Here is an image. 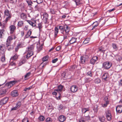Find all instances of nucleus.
Instances as JSON below:
<instances>
[{
	"label": "nucleus",
	"instance_id": "1",
	"mask_svg": "<svg viewBox=\"0 0 122 122\" xmlns=\"http://www.w3.org/2000/svg\"><path fill=\"white\" fill-rule=\"evenodd\" d=\"M16 38L15 34H12L8 37L6 42V45L8 50L11 49V44L13 40L15 39Z\"/></svg>",
	"mask_w": 122,
	"mask_h": 122
},
{
	"label": "nucleus",
	"instance_id": "2",
	"mask_svg": "<svg viewBox=\"0 0 122 122\" xmlns=\"http://www.w3.org/2000/svg\"><path fill=\"white\" fill-rule=\"evenodd\" d=\"M4 13L5 16L6 17V18L4 22H5V23H6L7 21L10 20L11 18V13H9V10L7 9L5 10Z\"/></svg>",
	"mask_w": 122,
	"mask_h": 122
},
{
	"label": "nucleus",
	"instance_id": "3",
	"mask_svg": "<svg viewBox=\"0 0 122 122\" xmlns=\"http://www.w3.org/2000/svg\"><path fill=\"white\" fill-rule=\"evenodd\" d=\"M112 64L111 62L106 61L104 62L103 64V67L106 69L109 68L112 66Z\"/></svg>",
	"mask_w": 122,
	"mask_h": 122
},
{
	"label": "nucleus",
	"instance_id": "4",
	"mask_svg": "<svg viewBox=\"0 0 122 122\" xmlns=\"http://www.w3.org/2000/svg\"><path fill=\"white\" fill-rule=\"evenodd\" d=\"M106 117L107 120L109 121H110L112 119V116L111 112L109 110H107L106 111Z\"/></svg>",
	"mask_w": 122,
	"mask_h": 122
},
{
	"label": "nucleus",
	"instance_id": "5",
	"mask_svg": "<svg viewBox=\"0 0 122 122\" xmlns=\"http://www.w3.org/2000/svg\"><path fill=\"white\" fill-rule=\"evenodd\" d=\"M10 31V33L11 34H13L15 31L16 27L14 25H12L9 27Z\"/></svg>",
	"mask_w": 122,
	"mask_h": 122
},
{
	"label": "nucleus",
	"instance_id": "6",
	"mask_svg": "<svg viewBox=\"0 0 122 122\" xmlns=\"http://www.w3.org/2000/svg\"><path fill=\"white\" fill-rule=\"evenodd\" d=\"M71 91L73 93L76 92L78 90V87L76 85H73L71 86L70 88Z\"/></svg>",
	"mask_w": 122,
	"mask_h": 122
},
{
	"label": "nucleus",
	"instance_id": "7",
	"mask_svg": "<svg viewBox=\"0 0 122 122\" xmlns=\"http://www.w3.org/2000/svg\"><path fill=\"white\" fill-rule=\"evenodd\" d=\"M5 46L2 45L0 46V55H3L5 54Z\"/></svg>",
	"mask_w": 122,
	"mask_h": 122
},
{
	"label": "nucleus",
	"instance_id": "8",
	"mask_svg": "<svg viewBox=\"0 0 122 122\" xmlns=\"http://www.w3.org/2000/svg\"><path fill=\"white\" fill-rule=\"evenodd\" d=\"M88 56L85 55H83L81 57L80 61V64H84L85 63Z\"/></svg>",
	"mask_w": 122,
	"mask_h": 122
},
{
	"label": "nucleus",
	"instance_id": "9",
	"mask_svg": "<svg viewBox=\"0 0 122 122\" xmlns=\"http://www.w3.org/2000/svg\"><path fill=\"white\" fill-rule=\"evenodd\" d=\"M17 82L16 81H12L8 82L7 84H6V85L8 86V88H10Z\"/></svg>",
	"mask_w": 122,
	"mask_h": 122
},
{
	"label": "nucleus",
	"instance_id": "10",
	"mask_svg": "<svg viewBox=\"0 0 122 122\" xmlns=\"http://www.w3.org/2000/svg\"><path fill=\"white\" fill-rule=\"evenodd\" d=\"M98 57L96 56H93L90 60V63L94 65L96 62V61L98 60Z\"/></svg>",
	"mask_w": 122,
	"mask_h": 122
},
{
	"label": "nucleus",
	"instance_id": "11",
	"mask_svg": "<svg viewBox=\"0 0 122 122\" xmlns=\"http://www.w3.org/2000/svg\"><path fill=\"white\" fill-rule=\"evenodd\" d=\"M43 20L44 22L46 23L47 21L48 17L49 16L46 13H44L43 14Z\"/></svg>",
	"mask_w": 122,
	"mask_h": 122
},
{
	"label": "nucleus",
	"instance_id": "12",
	"mask_svg": "<svg viewBox=\"0 0 122 122\" xmlns=\"http://www.w3.org/2000/svg\"><path fill=\"white\" fill-rule=\"evenodd\" d=\"M109 77V75L107 73H105L102 76V79L105 81H107Z\"/></svg>",
	"mask_w": 122,
	"mask_h": 122
},
{
	"label": "nucleus",
	"instance_id": "13",
	"mask_svg": "<svg viewBox=\"0 0 122 122\" xmlns=\"http://www.w3.org/2000/svg\"><path fill=\"white\" fill-rule=\"evenodd\" d=\"M115 59L117 61L120 62L122 60V56L121 55H117L115 56Z\"/></svg>",
	"mask_w": 122,
	"mask_h": 122
},
{
	"label": "nucleus",
	"instance_id": "14",
	"mask_svg": "<svg viewBox=\"0 0 122 122\" xmlns=\"http://www.w3.org/2000/svg\"><path fill=\"white\" fill-rule=\"evenodd\" d=\"M116 110L117 112L121 113L122 112V106H118L116 108Z\"/></svg>",
	"mask_w": 122,
	"mask_h": 122
},
{
	"label": "nucleus",
	"instance_id": "15",
	"mask_svg": "<svg viewBox=\"0 0 122 122\" xmlns=\"http://www.w3.org/2000/svg\"><path fill=\"white\" fill-rule=\"evenodd\" d=\"M64 27V34H68L70 30L69 27L66 25H65Z\"/></svg>",
	"mask_w": 122,
	"mask_h": 122
},
{
	"label": "nucleus",
	"instance_id": "16",
	"mask_svg": "<svg viewBox=\"0 0 122 122\" xmlns=\"http://www.w3.org/2000/svg\"><path fill=\"white\" fill-rule=\"evenodd\" d=\"M59 121L61 122H63L66 119V117L65 116L62 115L60 116L58 118Z\"/></svg>",
	"mask_w": 122,
	"mask_h": 122
},
{
	"label": "nucleus",
	"instance_id": "17",
	"mask_svg": "<svg viewBox=\"0 0 122 122\" xmlns=\"http://www.w3.org/2000/svg\"><path fill=\"white\" fill-rule=\"evenodd\" d=\"M99 23L97 21L94 22L92 24V28L91 29L92 30H93L96 28L99 25Z\"/></svg>",
	"mask_w": 122,
	"mask_h": 122
},
{
	"label": "nucleus",
	"instance_id": "18",
	"mask_svg": "<svg viewBox=\"0 0 122 122\" xmlns=\"http://www.w3.org/2000/svg\"><path fill=\"white\" fill-rule=\"evenodd\" d=\"M18 92L17 90H14L12 92L11 95L13 97H16L18 95Z\"/></svg>",
	"mask_w": 122,
	"mask_h": 122
},
{
	"label": "nucleus",
	"instance_id": "19",
	"mask_svg": "<svg viewBox=\"0 0 122 122\" xmlns=\"http://www.w3.org/2000/svg\"><path fill=\"white\" fill-rule=\"evenodd\" d=\"M8 100V98L7 97H5L2 99L0 101L1 104H2L3 105L5 104L7 102Z\"/></svg>",
	"mask_w": 122,
	"mask_h": 122
},
{
	"label": "nucleus",
	"instance_id": "20",
	"mask_svg": "<svg viewBox=\"0 0 122 122\" xmlns=\"http://www.w3.org/2000/svg\"><path fill=\"white\" fill-rule=\"evenodd\" d=\"M28 53L26 56V58L28 59L29 57L32 56L33 54V51H27Z\"/></svg>",
	"mask_w": 122,
	"mask_h": 122
},
{
	"label": "nucleus",
	"instance_id": "21",
	"mask_svg": "<svg viewBox=\"0 0 122 122\" xmlns=\"http://www.w3.org/2000/svg\"><path fill=\"white\" fill-rule=\"evenodd\" d=\"M22 46L21 43H18L15 48V51L16 52H17L19 49Z\"/></svg>",
	"mask_w": 122,
	"mask_h": 122
},
{
	"label": "nucleus",
	"instance_id": "22",
	"mask_svg": "<svg viewBox=\"0 0 122 122\" xmlns=\"http://www.w3.org/2000/svg\"><path fill=\"white\" fill-rule=\"evenodd\" d=\"M49 56H46L44 57L42 59L43 62L41 63V64L40 65V66H41L42 64L43 63V62L45 61H46L48 60L49 58Z\"/></svg>",
	"mask_w": 122,
	"mask_h": 122
},
{
	"label": "nucleus",
	"instance_id": "23",
	"mask_svg": "<svg viewBox=\"0 0 122 122\" xmlns=\"http://www.w3.org/2000/svg\"><path fill=\"white\" fill-rule=\"evenodd\" d=\"M24 24V21L20 20L18 22L17 25L19 27H21L23 26Z\"/></svg>",
	"mask_w": 122,
	"mask_h": 122
},
{
	"label": "nucleus",
	"instance_id": "24",
	"mask_svg": "<svg viewBox=\"0 0 122 122\" xmlns=\"http://www.w3.org/2000/svg\"><path fill=\"white\" fill-rule=\"evenodd\" d=\"M77 38L75 37L72 38L70 41L69 42L71 44H72L76 42Z\"/></svg>",
	"mask_w": 122,
	"mask_h": 122
},
{
	"label": "nucleus",
	"instance_id": "25",
	"mask_svg": "<svg viewBox=\"0 0 122 122\" xmlns=\"http://www.w3.org/2000/svg\"><path fill=\"white\" fill-rule=\"evenodd\" d=\"M59 30H60L61 31V32L63 34H64V26H60L59 27Z\"/></svg>",
	"mask_w": 122,
	"mask_h": 122
},
{
	"label": "nucleus",
	"instance_id": "26",
	"mask_svg": "<svg viewBox=\"0 0 122 122\" xmlns=\"http://www.w3.org/2000/svg\"><path fill=\"white\" fill-rule=\"evenodd\" d=\"M115 69L117 72L120 71L122 69L121 66L120 65L117 66L116 67Z\"/></svg>",
	"mask_w": 122,
	"mask_h": 122
},
{
	"label": "nucleus",
	"instance_id": "27",
	"mask_svg": "<svg viewBox=\"0 0 122 122\" xmlns=\"http://www.w3.org/2000/svg\"><path fill=\"white\" fill-rule=\"evenodd\" d=\"M112 47L115 51H116L118 49V47L116 44L113 43L112 44Z\"/></svg>",
	"mask_w": 122,
	"mask_h": 122
},
{
	"label": "nucleus",
	"instance_id": "28",
	"mask_svg": "<svg viewBox=\"0 0 122 122\" xmlns=\"http://www.w3.org/2000/svg\"><path fill=\"white\" fill-rule=\"evenodd\" d=\"M89 108H83L82 109V112L83 113H85L86 112L89 111Z\"/></svg>",
	"mask_w": 122,
	"mask_h": 122
},
{
	"label": "nucleus",
	"instance_id": "29",
	"mask_svg": "<svg viewBox=\"0 0 122 122\" xmlns=\"http://www.w3.org/2000/svg\"><path fill=\"white\" fill-rule=\"evenodd\" d=\"M18 58V56L17 55V54H15L13 56H12L11 57L10 60H15Z\"/></svg>",
	"mask_w": 122,
	"mask_h": 122
},
{
	"label": "nucleus",
	"instance_id": "30",
	"mask_svg": "<svg viewBox=\"0 0 122 122\" xmlns=\"http://www.w3.org/2000/svg\"><path fill=\"white\" fill-rule=\"evenodd\" d=\"M31 74V73L30 72H29L27 73L26 74L24 78L26 80L28 78H28L30 75Z\"/></svg>",
	"mask_w": 122,
	"mask_h": 122
},
{
	"label": "nucleus",
	"instance_id": "31",
	"mask_svg": "<svg viewBox=\"0 0 122 122\" xmlns=\"http://www.w3.org/2000/svg\"><path fill=\"white\" fill-rule=\"evenodd\" d=\"M34 49V46L33 45L30 46L28 47V50L27 51H33V50Z\"/></svg>",
	"mask_w": 122,
	"mask_h": 122
},
{
	"label": "nucleus",
	"instance_id": "32",
	"mask_svg": "<svg viewBox=\"0 0 122 122\" xmlns=\"http://www.w3.org/2000/svg\"><path fill=\"white\" fill-rule=\"evenodd\" d=\"M7 90L6 89H4L0 92V95L2 96H4Z\"/></svg>",
	"mask_w": 122,
	"mask_h": 122
},
{
	"label": "nucleus",
	"instance_id": "33",
	"mask_svg": "<svg viewBox=\"0 0 122 122\" xmlns=\"http://www.w3.org/2000/svg\"><path fill=\"white\" fill-rule=\"evenodd\" d=\"M27 22L32 27H35L36 26V25L34 23L30 20H27Z\"/></svg>",
	"mask_w": 122,
	"mask_h": 122
},
{
	"label": "nucleus",
	"instance_id": "34",
	"mask_svg": "<svg viewBox=\"0 0 122 122\" xmlns=\"http://www.w3.org/2000/svg\"><path fill=\"white\" fill-rule=\"evenodd\" d=\"M92 79L90 77L86 78L85 79V81L86 83H88L91 81Z\"/></svg>",
	"mask_w": 122,
	"mask_h": 122
},
{
	"label": "nucleus",
	"instance_id": "35",
	"mask_svg": "<svg viewBox=\"0 0 122 122\" xmlns=\"http://www.w3.org/2000/svg\"><path fill=\"white\" fill-rule=\"evenodd\" d=\"M1 56V60L2 62H4L5 60V54L3 55H0Z\"/></svg>",
	"mask_w": 122,
	"mask_h": 122
},
{
	"label": "nucleus",
	"instance_id": "36",
	"mask_svg": "<svg viewBox=\"0 0 122 122\" xmlns=\"http://www.w3.org/2000/svg\"><path fill=\"white\" fill-rule=\"evenodd\" d=\"M109 103V101L108 100H106L105 103L104 104H102V106L103 107H106L108 104Z\"/></svg>",
	"mask_w": 122,
	"mask_h": 122
},
{
	"label": "nucleus",
	"instance_id": "37",
	"mask_svg": "<svg viewBox=\"0 0 122 122\" xmlns=\"http://www.w3.org/2000/svg\"><path fill=\"white\" fill-rule=\"evenodd\" d=\"M58 32V29L57 27H56L55 28V37L57 36Z\"/></svg>",
	"mask_w": 122,
	"mask_h": 122
},
{
	"label": "nucleus",
	"instance_id": "38",
	"mask_svg": "<svg viewBox=\"0 0 122 122\" xmlns=\"http://www.w3.org/2000/svg\"><path fill=\"white\" fill-rule=\"evenodd\" d=\"M86 75L87 76H89L90 77H92L93 75L92 71H88L86 73Z\"/></svg>",
	"mask_w": 122,
	"mask_h": 122
},
{
	"label": "nucleus",
	"instance_id": "39",
	"mask_svg": "<svg viewBox=\"0 0 122 122\" xmlns=\"http://www.w3.org/2000/svg\"><path fill=\"white\" fill-rule=\"evenodd\" d=\"M38 120L40 121H43L45 119V117L42 116L41 115L38 118Z\"/></svg>",
	"mask_w": 122,
	"mask_h": 122
},
{
	"label": "nucleus",
	"instance_id": "40",
	"mask_svg": "<svg viewBox=\"0 0 122 122\" xmlns=\"http://www.w3.org/2000/svg\"><path fill=\"white\" fill-rule=\"evenodd\" d=\"M20 16L21 18L23 19H25L26 17V15L24 13H22L21 14Z\"/></svg>",
	"mask_w": 122,
	"mask_h": 122
},
{
	"label": "nucleus",
	"instance_id": "41",
	"mask_svg": "<svg viewBox=\"0 0 122 122\" xmlns=\"http://www.w3.org/2000/svg\"><path fill=\"white\" fill-rule=\"evenodd\" d=\"M42 23H39L38 25V27H37L39 28L40 31L41 30V29L42 28Z\"/></svg>",
	"mask_w": 122,
	"mask_h": 122
},
{
	"label": "nucleus",
	"instance_id": "42",
	"mask_svg": "<svg viewBox=\"0 0 122 122\" xmlns=\"http://www.w3.org/2000/svg\"><path fill=\"white\" fill-rule=\"evenodd\" d=\"M100 121L102 122H103L105 120V118L103 116H100L98 117Z\"/></svg>",
	"mask_w": 122,
	"mask_h": 122
},
{
	"label": "nucleus",
	"instance_id": "43",
	"mask_svg": "<svg viewBox=\"0 0 122 122\" xmlns=\"http://www.w3.org/2000/svg\"><path fill=\"white\" fill-rule=\"evenodd\" d=\"M90 41V39L88 38H86L84 41H83V43L84 44H87L89 43V41Z\"/></svg>",
	"mask_w": 122,
	"mask_h": 122
},
{
	"label": "nucleus",
	"instance_id": "44",
	"mask_svg": "<svg viewBox=\"0 0 122 122\" xmlns=\"http://www.w3.org/2000/svg\"><path fill=\"white\" fill-rule=\"evenodd\" d=\"M21 103L20 102H19L16 104V106L18 109L21 106Z\"/></svg>",
	"mask_w": 122,
	"mask_h": 122
},
{
	"label": "nucleus",
	"instance_id": "45",
	"mask_svg": "<svg viewBox=\"0 0 122 122\" xmlns=\"http://www.w3.org/2000/svg\"><path fill=\"white\" fill-rule=\"evenodd\" d=\"M100 82L101 80L99 78H97L94 80V82L96 83H100Z\"/></svg>",
	"mask_w": 122,
	"mask_h": 122
},
{
	"label": "nucleus",
	"instance_id": "46",
	"mask_svg": "<svg viewBox=\"0 0 122 122\" xmlns=\"http://www.w3.org/2000/svg\"><path fill=\"white\" fill-rule=\"evenodd\" d=\"M76 5H79L81 4L80 0H74Z\"/></svg>",
	"mask_w": 122,
	"mask_h": 122
},
{
	"label": "nucleus",
	"instance_id": "47",
	"mask_svg": "<svg viewBox=\"0 0 122 122\" xmlns=\"http://www.w3.org/2000/svg\"><path fill=\"white\" fill-rule=\"evenodd\" d=\"M25 61L24 60L20 61L18 64V66H20L22 64H24L25 63Z\"/></svg>",
	"mask_w": 122,
	"mask_h": 122
},
{
	"label": "nucleus",
	"instance_id": "48",
	"mask_svg": "<svg viewBox=\"0 0 122 122\" xmlns=\"http://www.w3.org/2000/svg\"><path fill=\"white\" fill-rule=\"evenodd\" d=\"M46 64H44L43 63L42 64L41 66H39V67L41 69H43L45 67V66L46 65Z\"/></svg>",
	"mask_w": 122,
	"mask_h": 122
},
{
	"label": "nucleus",
	"instance_id": "49",
	"mask_svg": "<svg viewBox=\"0 0 122 122\" xmlns=\"http://www.w3.org/2000/svg\"><path fill=\"white\" fill-rule=\"evenodd\" d=\"M22 122H29V121L27 118L25 117L22 120Z\"/></svg>",
	"mask_w": 122,
	"mask_h": 122
},
{
	"label": "nucleus",
	"instance_id": "50",
	"mask_svg": "<svg viewBox=\"0 0 122 122\" xmlns=\"http://www.w3.org/2000/svg\"><path fill=\"white\" fill-rule=\"evenodd\" d=\"M52 121L51 119L49 117H48L46 120V122H51Z\"/></svg>",
	"mask_w": 122,
	"mask_h": 122
},
{
	"label": "nucleus",
	"instance_id": "51",
	"mask_svg": "<svg viewBox=\"0 0 122 122\" xmlns=\"http://www.w3.org/2000/svg\"><path fill=\"white\" fill-rule=\"evenodd\" d=\"M63 86L61 85H59L58 86V88L60 91H61L62 89Z\"/></svg>",
	"mask_w": 122,
	"mask_h": 122
},
{
	"label": "nucleus",
	"instance_id": "52",
	"mask_svg": "<svg viewBox=\"0 0 122 122\" xmlns=\"http://www.w3.org/2000/svg\"><path fill=\"white\" fill-rule=\"evenodd\" d=\"M85 119L86 120L89 121L90 120V117L89 115L87 116H85Z\"/></svg>",
	"mask_w": 122,
	"mask_h": 122
},
{
	"label": "nucleus",
	"instance_id": "53",
	"mask_svg": "<svg viewBox=\"0 0 122 122\" xmlns=\"http://www.w3.org/2000/svg\"><path fill=\"white\" fill-rule=\"evenodd\" d=\"M27 3H28L29 5H31L33 3L31 0H26Z\"/></svg>",
	"mask_w": 122,
	"mask_h": 122
},
{
	"label": "nucleus",
	"instance_id": "54",
	"mask_svg": "<svg viewBox=\"0 0 122 122\" xmlns=\"http://www.w3.org/2000/svg\"><path fill=\"white\" fill-rule=\"evenodd\" d=\"M28 25H25L24 26V30L25 31H27L28 30Z\"/></svg>",
	"mask_w": 122,
	"mask_h": 122
},
{
	"label": "nucleus",
	"instance_id": "55",
	"mask_svg": "<svg viewBox=\"0 0 122 122\" xmlns=\"http://www.w3.org/2000/svg\"><path fill=\"white\" fill-rule=\"evenodd\" d=\"M99 51H101L104 53L105 52V50H104L102 48L100 47L99 48Z\"/></svg>",
	"mask_w": 122,
	"mask_h": 122
},
{
	"label": "nucleus",
	"instance_id": "56",
	"mask_svg": "<svg viewBox=\"0 0 122 122\" xmlns=\"http://www.w3.org/2000/svg\"><path fill=\"white\" fill-rule=\"evenodd\" d=\"M32 88L31 86H30L29 87L26 88L24 90V91H26L27 90H29L30 89H31Z\"/></svg>",
	"mask_w": 122,
	"mask_h": 122
},
{
	"label": "nucleus",
	"instance_id": "57",
	"mask_svg": "<svg viewBox=\"0 0 122 122\" xmlns=\"http://www.w3.org/2000/svg\"><path fill=\"white\" fill-rule=\"evenodd\" d=\"M58 60L57 58H56L53 59L52 60V63H55Z\"/></svg>",
	"mask_w": 122,
	"mask_h": 122
},
{
	"label": "nucleus",
	"instance_id": "58",
	"mask_svg": "<svg viewBox=\"0 0 122 122\" xmlns=\"http://www.w3.org/2000/svg\"><path fill=\"white\" fill-rule=\"evenodd\" d=\"M50 13L51 14H55V12L54 9H50Z\"/></svg>",
	"mask_w": 122,
	"mask_h": 122
},
{
	"label": "nucleus",
	"instance_id": "59",
	"mask_svg": "<svg viewBox=\"0 0 122 122\" xmlns=\"http://www.w3.org/2000/svg\"><path fill=\"white\" fill-rule=\"evenodd\" d=\"M32 32V31L29 30L27 32V34L30 36Z\"/></svg>",
	"mask_w": 122,
	"mask_h": 122
},
{
	"label": "nucleus",
	"instance_id": "60",
	"mask_svg": "<svg viewBox=\"0 0 122 122\" xmlns=\"http://www.w3.org/2000/svg\"><path fill=\"white\" fill-rule=\"evenodd\" d=\"M63 108V106L62 105H60L58 108V109L59 110H60L61 109H62Z\"/></svg>",
	"mask_w": 122,
	"mask_h": 122
},
{
	"label": "nucleus",
	"instance_id": "61",
	"mask_svg": "<svg viewBox=\"0 0 122 122\" xmlns=\"http://www.w3.org/2000/svg\"><path fill=\"white\" fill-rule=\"evenodd\" d=\"M34 2H36L38 4H39L42 2H43V0H36L34 1Z\"/></svg>",
	"mask_w": 122,
	"mask_h": 122
},
{
	"label": "nucleus",
	"instance_id": "62",
	"mask_svg": "<svg viewBox=\"0 0 122 122\" xmlns=\"http://www.w3.org/2000/svg\"><path fill=\"white\" fill-rule=\"evenodd\" d=\"M64 35V39H66L68 38L67 35L68 34H63Z\"/></svg>",
	"mask_w": 122,
	"mask_h": 122
},
{
	"label": "nucleus",
	"instance_id": "63",
	"mask_svg": "<svg viewBox=\"0 0 122 122\" xmlns=\"http://www.w3.org/2000/svg\"><path fill=\"white\" fill-rule=\"evenodd\" d=\"M61 47L60 46H58L56 48V50L57 51H58L61 49Z\"/></svg>",
	"mask_w": 122,
	"mask_h": 122
},
{
	"label": "nucleus",
	"instance_id": "64",
	"mask_svg": "<svg viewBox=\"0 0 122 122\" xmlns=\"http://www.w3.org/2000/svg\"><path fill=\"white\" fill-rule=\"evenodd\" d=\"M76 67L75 65H73L71 66V67L72 70H74L75 69Z\"/></svg>",
	"mask_w": 122,
	"mask_h": 122
}]
</instances>
